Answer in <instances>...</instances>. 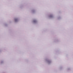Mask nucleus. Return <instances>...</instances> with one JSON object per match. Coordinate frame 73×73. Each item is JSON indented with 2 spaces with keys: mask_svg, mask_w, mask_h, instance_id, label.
Returning a JSON list of instances; mask_svg holds the SVG:
<instances>
[{
  "mask_svg": "<svg viewBox=\"0 0 73 73\" xmlns=\"http://www.w3.org/2000/svg\"><path fill=\"white\" fill-rule=\"evenodd\" d=\"M17 20H18V19H15V21H17Z\"/></svg>",
  "mask_w": 73,
  "mask_h": 73,
  "instance_id": "nucleus-1",
  "label": "nucleus"
},
{
  "mask_svg": "<svg viewBox=\"0 0 73 73\" xmlns=\"http://www.w3.org/2000/svg\"><path fill=\"white\" fill-rule=\"evenodd\" d=\"M33 21L34 22H36V20H34Z\"/></svg>",
  "mask_w": 73,
  "mask_h": 73,
  "instance_id": "nucleus-2",
  "label": "nucleus"
}]
</instances>
